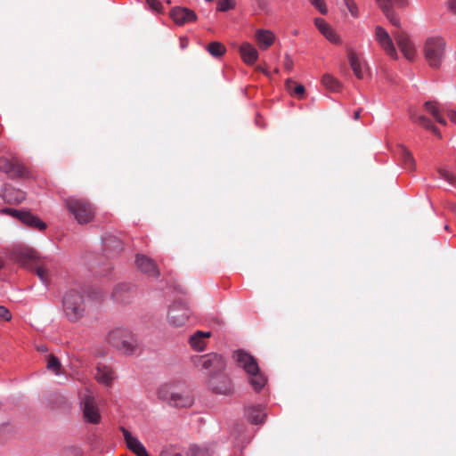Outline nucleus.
<instances>
[{"label":"nucleus","instance_id":"7c9ffc66","mask_svg":"<svg viewBox=\"0 0 456 456\" xmlns=\"http://www.w3.org/2000/svg\"><path fill=\"white\" fill-rule=\"evenodd\" d=\"M249 376V383L254 388L256 392L260 391L266 384L267 379L266 377L260 371L256 372V374L248 375Z\"/></svg>","mask_w":456,"mask_h":456},{"label":"nucleus","instance_id":"3c124183","mask_svg":"<svg viewBox=\"0 0 456 456\" xmlns=\"http://www.w3.org/2000/svg\"><path fill=\"white\" fill-rule=\"evenodd\" d=\"M354 119H358L360 118V111L359 110L354 112Z\"/></svg>","mask_w":456,"mask_h":456},{"label":"nucleus","instance_id":"603ef678","mask_svg":"<svg viewBox=\"0 0 456 456\" xmlns=\"http://www.w3.org/2000/svg\"><path fill=\"white\" fill-rule=\"evenodd\" d=\"M186 45H187V42H183V41L181 42V47L182 48L186 47Z\"/></svg>","mask_w":456,"mask_h":456},{"label":"nucleus","instance_id":"0eeeda50","mask_svg":"<svg viewBox=\"0 0 456 456\" xmlns=\"http://www.w3.org/2000/svg\"><path fill=\"white\" fill-rule=\"evenodd\" d=\"M1 213L15 217L27 226L38 231H44L46 228V224L30 211L5 208L1 210Z\"/></svg>","mask_w":456,"mask_h":456},{"label":"nucleus","instance_id":"6e6552de","mask_svg":"<svg viewBox=\"0 0 456 456\" xmlns=\"http://www.w3.org/2000/svg\"><path fill=\"white\" fill-rule=\"evenodd\" d=\"M189 316L190 310L184 303L175 302L168 309V322L174 327H182L184 325Z\"/></svg>","mask_w":456,"mask_h":456},{"label":"nucleus","instance_id":"f3484780","mask_svg":"<svg viewBox=\"0 0 456 456\" xmlns=\"http://www.w3.org/2000/svg\"><path fill=\"white\" fill-rule=\"evenodd\" d=\"M0 170L12 177H25L28 175V170L24 166L4 158L0 159Z\"/></svg>","mask_w":456,"mask_h":456},{"label":"nucleus","instance_id":"1a4fd4ad","mask_svg":"<svg viewBox=\"0 0 456 456\" xmlns=\"http://www.w3.org/2000/svg\"><path fill=\"white\" fill-rule=\"evenodd\" d=\"M80 404L85 420L88 423L98 424L101 414L94 398L90 395H85Z\"/></svg>","mask_w":456,"mask_h":456},{"label":"nucleus","instance_id":"ddd939ff","mask_svg":"<svg viewBox=\"0 0 456 456\" xmlns=\"http://www.w3.org/2000/svg\"><path fill=\"white\" fill-rule=\"evenodd\" d=\"M208 383V387L216 393L229 395L232 392L231 380L223 372L218 375H211Z\"/></svg>","mask_w":456,"mask_h":456},{"label":"nucleus","instance_id":"4be33fe9","mask_svg":"<svg viewBox=\"0 0 456 456\" xmlns=\"http://www.w3.org/2000/svg\"><path fill=\"white\" fill-rule=\"evenodd\" d=\"M211 337V332L198 330L190 337L189 344L196 352H203L206 349L207 339Z\"/></svg>","mask_w":456,"mask_h":456},{"label":"nucleus","instance_id":"49530a36","mask_svg":"<svg viewBox=\"0 0 456 456\" xmlns=\"http://www.w3.org/2000/svg\"><path fill=\"white\" fill-rule=\"evenodd\" d=\"M284 68H285L288 71H290V70H292V69H293V60H292V58H291L289 54H286V55H285V59H284Z\"/></svg>","mask_w":456,"mask_h":456},{"label":"nucleus","instance_id":"393cba45","mask_svg":"<svg viewBox=\"0 0 456 456\" xmlns=\"http://www.w3.org/2000/svg\"><path fill=\"white\" fill-rule=\"evenodd\" d=\"M242 60L248 65H252L258 58L257 50L249 43H243L240 47Z\"/></svg>","mask_w":456,"mask_h":456},{"label":"nucleus","instance_id":"b1692460","mask_svg":"<svg viewBox=\"0 0 456 456\" xmlns=\"http://www.w3.org/2000/svg\"><path fill=\"white\" fill-rule=\"evenodd\" d=\"M193 402V397L189 393H178L175 391L172 400L169 401V405L177 408H187L191 407Z\"/></svg>","mask_w":456,"mask_h":456},{"label":"nucleus","instance_id":"c756f323","mask_svg":"<svg viewBox=\"0 0 456 456\" xmlns=\"http://www.w3.org/2000/svg\"><path fill=\"white\" fill-rule=\"evenodd\" d=\"M175 394V387L170 384H162L158 387L157 395L159 400L169 404Z\"/></svg>","mask_w":456,"mask_h":456},{"label":"nucleus","instance_id":"37998d69","mask_svg":"<svg viewBox=\"0 0 456 456\" xmlns=\"http://www.w3.org/2000/svg\"><path fill=\"white\" fill-rule=\"evenodd\" d=\"M312 5H314L322 14H327L328 8L324 0H309Z\"/></svg>","mask_w":456,"mask_h":456},{"label":"nucleus","instance_id":"f8f14e48","mask_svg":"<svg viewBox=\"0 0 456 456\" xmlns=\"http://www.w3.org/2000/svg\"><path fill=\"white\" fill-rule=\"evenodd\" d=\"M425 110L430 113L434 118L441 125H446V120L443 117L442 113L446 111L448 118L452 123L456 124V110L441 108L436 102H426L424 104Z\"/></svg>","mask_w":456,"mask_h":456},{"label":"nucleus","instance_id":"423d86ee","mask_svg":"<svg viewBox=\"0 0 456 456\" xmlns=\"http://www.w3.org/2000/svg\"><path fill=\"white\" fill-rule=\"evenodd\" d=\"M9 258L28 269L32 268L34 264L41 263L40 256L35 249L21 246L12 248Z\"/></svg>","mask_w":456,"mask_h":456},{"label":"nucleus","instance_id":"a878e982","mask_svg":"<svg viewBox=\"0 0 456 456\" xmlns=\"http://www.w3.org/2000/svg\"><path fill=\"white\" fill-rule=\"evenodd\" d=\"M255 37L259 47L263 50L270 47L275 39L274 34L268 29L256 30Z\"/></svg>","mask_w":456,"mask_h":456},{"label":"nucleus","instance_id":"a19ab883","mask_svg":"<svg viewBox=\"0 0 456 456\" xmlns=\"http://www.w3.org/2000/svg\"><path fill=\"white\" fill-rule=\"evenodd\" d=\"M236 6L235 0H219L217 4V11L227 12L234 9Z\"/></svg>","mask_w":456,"mask_h":456},{"label":"nucleus","instance_id":"de8ad7c7","mask_svg":"<svg viewBox=\"0 0 456 456\" xmlns=\"http://www.w3.org/2000/svg\"><path fill=\"white\" fill-rule=\"evenodd\" d=\"M447 8L452 13L456 15V0H449L447 2Z\"/></svg>","mask_w":456,"mask_h":456},{"label":"nucleus","instance_id":"412c9836","mask_svg":"<svg viewBox=\"0 0 456 456\" xmlns=\"http://www.w3.org/2000/svg\"><path fill=\"white\" fill-rule=\"evenodd\" d=\"M314 24L319 31L332 44L338 45L341 43L340 37L333 30V28L322 18H315Z\"/></svg>","mask_w":456,"mask_h":456},{"label":"nucleus","instance_id":"2f4dec72","mask_svg":"<svg viewBox=\"0 0 456 456\" xmlns=\"http://www.w3.org/2000/svg\"><path fill=\"white\" fill-rule=\"evenodd\" d=\"M398 154L405 168L413 169L415 167V159L405 147L401 146Z\"/></svg>","mask_w":456,"mask_h":456},{"label":"nucleus","instance_id":"c85d7f7f","mask_svg":"<svg viewBox=\"0 0 456 456\" xmlns=\"http://www.w3.org/2000/svg\"><path fill=\"white\" fill-rule=\"evenodd\" d=\"M246 416L253 424H260L264 421L265 413L262 407H249L246 410Z\"/></svg>","mask_w":456,"mask_h":456},{"label":"nucleus","instance_id":"c9c22d12","mask_svg":"<svg viewBox=\"0 0 456 456\" xmlns=\"http://www.w3.org/2000/svg\"><path fill=\"white\" fill-rule=\"evenodd\" d=\"M208 52L214 57H221L224 52V46L219 42H212L207 47Z\"/></svg>","mask_w":456,"mask_h":456},{"label":"nucleus","instance_id":"39448f33","mask_svg":"<svg viewBox=\"0 0 456 456\" xmlns=\"http://www.w3.org/2000/svg\"><path fill=\"white\" fill-rule=\"evenodd\" d=\"M445 43L443 38L436 37L427 39L425 45V56L429 65L438 68L444 56Z\"/></svg>","mask_w":456,"mask_h":456},{"label":"nucleus","instance_id":"dca6fc26","mask_svg":"<svg viewBox=\"0 0 456 456\" xmlns=\"http://www.w3.org/2000/svg\"><path fill=\"white\" fill-rule=\"evenodd\" d=\"M347 57L355 77L359 79H363L367 72L365 61L352 49L347 50Z\"/></svg>","mask_w":456,"mask_h":456},{"label":"nucleus","instance_id":"e433bc0d","mask_svg":"<svg viewBox=\"0 0 456 456\" xmlns=\"http://www.w3.org/2000/svg\"><path fill=\"white\" fill-rule=\"evenodd\" d=\"M61 362L53 354L47 356V369L52 370L55 375H60Z\"/></svg>","mask_w":456,"mask_h":456},{"label":"nucleus","instance_id":"2eb2a0df","mask_svg":"<svg viewBox=\"0 0 456 456\" xmlns=\"http://www.w3.org/2000/svg\"><path fill=\"white\" fill-rule=\"evenodd\" d=\"M127 448L137 456H150L144 445L124 427H120Z\"/></svg>","mask_w":456,"mask_h":456},{"label":"nucleus","instance_id":"aec40b11","mask_svg":"<svg viewBox=\"0 0 456 456\" xmlns=\"http://www.w3.org/2000/svg\"><path fill=\"white\" fill-rule=\"evenodd\" d=\"M135 263L137 268L149 277L158 278L159 276V271L152 259L143 255H137Z\"/></svg>","mask_w":456,"mask_h":456},{"label":"nucleus","instance_id":"bb28decb","mask_svg":"<svg viewBox=\"0 0 456 456\" xmlns=\"http://www.w3.org/2000/svg\"><path fill=\"white\" fill-rule=\"evenodd\" d=\"M95 379L101 384L110 386L114 379L113 370L106 365H98L95 373Z\"/></svg>","mask_w":456,"mask_h":456},{"label":"nucleus","instance_id":"8fccbe9b","mask_svg":"<svg viewBox=\"0 0 456 456\" xmlns=\"http://www.w3.org/2000/svg\"><path fill=\"white\" fill-rule=\"evenodd\" d=\"M4 266V260L2 256H0V269H2Z\"/></svg>","mask_w":456,"mask_h":456},{"label":"nucleus","instance_id":"a211bd4d","mask_svg":"<svg viewBox=\"0 0 456 456\" xmlns=\"http://www.w3.org/2000/svg\"><path fill=\"white\" fill-rule=\"evenodd\" d=\"M171 18L178 26H182L188 22L197 20V14L194 11L185 7H175L170 12Z\"/></svg>","mask_w":456,"mask_h":456},{"label":"nucleus","instance_id":"9d476101","mask_svg":"<svg viewBox=\"0 0 456 456\" xmlns=\"http://www.w3.org/2000/svg\"><path fill=\"white\" fill-rule=\"evenodd\" d=\"M238 367L243 369L248 375L256 374L258 371V363L254 356L244 350H236L232 355Z\"/></svg>","mask_w":456,"mask_h":456},{"label":"nucleus","instance_id":"72a5a7b5","mask_svg":"<svg viewBox=\"0 0 456 456\" xmlns=\"http://www.w3.org/2000/svg\"><path fill=\"white\" fill-rule=\"evenodd\" d=\"M131 289H132V287H130L129 285L119 284L115 288V289L112 293V297H114V299L116 301H118L120 303H126V302H127V298L123 297L122 294L124 292H130Z\"/></svg>","mask_w":456,"mask_h":456},{"label":"nucleus","instance_id":"4468645a","mask_svg":"<svg viewBox=\"0 0 456 456\" xmlns=\"http://www.w3.org/2000/svg\"><path fill=\"white\" fill-rule=\"evenodd\" d=\"M376 2L391 24L399 28L401 25L400 20L393 11L392 7L393 5L403 6L405 4V0H376Z\"/></svg>","mask_w":456,"mask_h":456},{"label":"nucleus","instance_id":"7ed1b4c3","mask_svg":"<svg viewBox=\"0 0 456 456\" xmlns=\"http://www.w3.org/2000/svg\"><path fill=\"white\" fill-rule=\"evenodd\" d=\"M65 205L77 222L81 224L90 223L94 217V207L84 199L69 197L65 200Z\"/></svg>","mask_w":456,"mask_h":456},{"label":"nucleus","instance_id":"f257e3e1","mask_svg":"<svg viewBox=\"0 0 456 456\" xmlns=\"http://www.w3.org/2000/svg\"><path fill=\"white\" fill-rule=\"evenodd\" d=\"M61 308L71 322H78L86 314L85 297L78 289H69L61 297Z\"/></svg>","mask_w":456,"mask_h":456},{"label":"nucleus","instance_id":"20e7f679","mask_svg":"<svg viewBox=\"0 0 456 456\" xmlns=\"http://www.w3.org/2000/svg\"><path fill=\"white\" fill-rule=\"evenodd\" d=\"M193 364L202 371H206L211 375H218L222 373L225 367L226 362L224 358L218 354L211 353L204 355L194 356L191 358Z\"/></svg>","mask_w":456,"mask_h":456},{"label":"nucleus","instance_id":"a18cd8bd","mask_svg":"<svg viewBox=\"0 0 456 456\" xmlns=\"http://www.w3.org/2000/svg\"><path fill=\"white\" fill-rule=\"evenodd\" d=\"M147 4L154 12H159L161 9V3L159 0H147Z\"/></svg>","mask_w":456,"mask_h":456},{"label":"nucleus","instance_id":"f03ea898","mask_svg":"<svg viewBox=\"0 0 456 456\" xmlns=\"http://www.w3.org/2000/svg\"><path fill=\"white\" fill-rule=\"evenodd\" d=\"M107 342L123 354L133 355L140 347L134 334L126 328H116L107 335Z\"/></svg>","mask_w":456,"mask_h":456},{"label":"nucleus","instance_id":"4c0bfd02","mask_svg":"<svg viewBox=\"0 0 456 456\" xmlns=\"http://www.w3.org/2000/svg\"><path fill=\"white\" fill-rule=\"evenodd\" d=\"M187 456H212V453L208 448L191 445L187 452Z\"/></svg>","mask_w":456,"mask_h":456},{"label":"nucleus","instance_id":"cd10ccee","mask_svg":"<svg viewBox=\"0 0 456 456\" xmlns=\"http://www.w3.org/2000/svg\"><path fill=\"white\" fill-rule=\"evenodd\" d=\"M410 118L413 122L418 123L419 125L424 126L425 128L431 130L435 134L440 136L437 128L435 126H433L431 121L424 115H419L415 111H411Z\"/></svg>","mask_w":456,"mask_h":456},{"label":"nucleus","instance_id":"c03bdc74","mask_svg":"<svg viewBox=\"0 0 456 456\" xmlns=\"http://www.w3.org/2000/svg\"><path fill=\"white\" fill-rule=\"evenodd\" d=\"M12 314L10 311L4 305H0V321H10Z\"/></svg>","mask_w":456,"mask_h":456},{"label":"nucleus","instance_id":"09e8293b","mask_svg":"<svg viewBox=\"0 0 456 456\" xmlns=\"http://www.w3.org/2000/svg\"><path fill=\"white\" fill-rule=\"evenodd\" d=\"M37 350H38L39 352H42V353H45V352H47V348H46V346H37Z\"/></svg>","mask_w":456,"mask_h":456},{"label":"nucleus","instance_id":"473e14b6","mask_svg":"<svg viewBox=\"0 0 456 456\" xmlns=\"http://www.w3.org/2000/svg\"><path fill=\"white\" fill-rule=\"evenodd\" d=\"M322 85L329 90L338 91L341 87L340 82L330 74H325L322 77Z\"/></svg>","mask_w":456,"mask_h":456},{"label":"nucleus","instance_id":"6ab92c4d","mask_svg":"<svg viewBox=\"0 0 456 456\" xmlns=\"http://www.w3.org/2000/svg\"><path fill=\"white\" fill-rule=\"evenodd\" d=\"M394 37L404 57L412 61L415 57V48L409 37L403 32L395 33Z\"/></svg>","mask_w":456,"mask_h":456},{"label":"nucleus","instance_id":"58836bf2","mask_svg":"<svg viewBox=\"0 0 456 456\" xmlns=\"http://www.w3.org/2000/svg\"><path fill=\"white\" fill-rule=\"evenodd\" d=\"M294 84L292 79H288L286 82V86L290 94L293 96H297L302 98L305 94V87L302 85H297L294 89L291 88V85Z\"/></svg>","mask_w":456,"mask_h":456},{"label":"nucleus","instance_id":"f704fd0d","mask_svg":"<svg viewBox=\"0 0 456 456\" xmlns=\"http://www.w3.org/2000/svg\"><path fill=\"white\" fill-rule=\"evenodd\" d=\"M35 273L39 278L41 282L48 287L51 282V277H50V272L46 268H45L43 265H38L37 267H35Z\"/></svg>","mask_w":456,"mask_h":456},{"label":"nucleus","instance_id":"ea45409f","mask_svg":"<svg viewBox=\"0 0 456 456\" xmlns=\"http://www.w3.org/2000/svg\"><path fill=\"white\" fill-rule=\"evenodd\" d=\"M437 173L438 178L443 179L451 185H453L455 183L456 176L452 173L447 171L444 168H439Z\"/></svg>","mask_w":456,"mask_h":456},{"label":"nucleus","instance_id":"9b49d317","mask_svg":"<svg viewBox=\"0 0 456 456\" xmlns=\"http://www.w3.org/2000/svg\"><path fill=\"white\" fill-rule=\"evenodd\" d=\"M375 39L387 55L393 59H397L398 55L393 39L381 26H377L375 28Z\"/></svg>","mask_w":456,"mask_h":456},{"label":"nucleus","instance_id":"5701e85b","mask_svg":"<svg viewBox=\"0 0 456 456\" xmlns=\"http://www.w3.org/2000/svg\"><path fill=\"white\" fill-rule=\"evenodd\" d=\"M3 199L8 203H20L26 198L23 191L11 186H6L2 192Z\"/></svg>","mask_w":456,"mask_h":456},{"label":"nucleus","instance_id":"79ce46f5","mask_svg":"<svg viewBox=\"0 0 456 456\" xmlns=\"http://www.w3.org/2000/svg\"><path fill=\"white\" fill-rule=\"evenodd\" d=\"M350 14L357 18L359 16V9L356 3L354 0H343Z\"/></svg>","mask_w":456,"mask_h":456}]
</instances>
